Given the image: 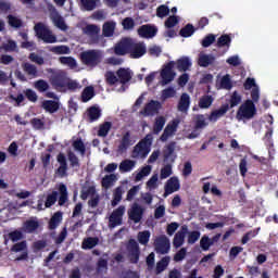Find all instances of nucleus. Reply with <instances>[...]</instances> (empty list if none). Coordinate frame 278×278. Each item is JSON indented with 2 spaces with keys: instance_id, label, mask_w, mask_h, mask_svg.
Returning a JSON list of instances; mask_svg holds the SVG:
<instances>
[{
  "instance_id": "obj_1",
  "label": "nucleus",
  "mask_w": 278,
  "mask_h": 278,
  "mask_svg": "<svg viewBox=\"0 0 278 278\" xmlns=\"http://www.w3.org/2000/svg\"><path fill=\"white\" fill-rule=\"evenodd\" d=\"M255 103L258 102L253 101V98L245 100L237 111V121H251V118L257 114V108H255Z\"/></svg>"
},
{
  "instance_id": "obj_2",
  "label": "nucleus",
  "mask_w": 278,
  "mask_h": 278,
  "mask_svg": "<svg viewBox=\"0 0 278 278\" xmlns=\"http://www.w3.org/2000/svg\"><path fill=\"white\" fill-rule=\"evenodd\" d=\"M151 144H153V137L147 135L134 147L131 157H140L141 160H144V157L151 153Z\"/></svg>"
},
{
  "instance_id": "obj_3",
  "label": "nucleus",
  "mask_w": 278,
  "mask_h": 278,
  "mask_svg": "<svg viewBox=\"0 0 278 278\" xmlns=\"http://www.w3.org/2000/svg\"><path fill=\"white\" fill-rule=\"evenodd\" d=\"M103 60V54L99 50H87L80 52V62L85 66H89L90 68H94L99 66Z\"/></svg>"
},
{
  "instance_id": "obj_4",
  "label": "nucleus",
  "mask_w": 278,
  "mask_h": 278,
  "mask_svg": "<svg viewBox=\"0 0 278 278\" xmlns=\"http://www.w3.org/2000/svg\"><path fill=\"white\" fill-rule=\"evenodd\" d=\"M34 30L36 33V36L40 38L46 45H53L58 42V37L53 35V31L49 29L45 24L37 23L34 27Z\"/></svg>"
},
{
  "instance_id": "obj_5",
  "label": "nucleus",
  "mask_w": 278,
  "mask_h": 278,
  "mask_svg": "<svg viewBox=\"0 0 278 278\" xmlns=\"http://www.w3.org/2000/svg\"><path fill=\"white\" fill-rule=\"evenodd\" d=\"M173 68H177V71H190L192 68V61L189 56H181L176 62L169 61L165 63L161 71H173Z\"/></svg>"
},
{
  "instance_id": "obj_6",
  "label": "nucleus",
  "mask_w": 278,
  "mask_h": 278,
  "mask_svg": "<svg viewBox=\"0 0 278 278\" xmlns=\"http://www.w3.org/2000/svg\"><path fill=\"white\" fill-rule=\"evenodd\" d=\"M132 41L134 39L130 37L122 38L113 48L115 55H127L131 51Z\"/></svg>"
},
{
  "instance_id": "obj_7",
  "label": "nucleus",
  "mask_w": 278,
  "mask_h": 278,
  "mask_svg": "<svg viewBox=\"0 0 278 278\" xmlns=\"http://www.w3.org/2000/svg\"><path fill=\"white\" fill-rule=\"evenodd\" d=\"M125 215V206L121 205L112 212L109 217V229H114L123 225V216Z\"/></svg>"
},
{
  "instance_id": "obj_8",
  "label": "nucleus",
  "mask_w": 278,
  "mask_h": 278,
  "mask_svg": "<svg viewBox=\"0 0 278 278\" xmlns=\"http://www.w3.org/2000/svg\"><path fill=\"white\" fill-rule=\"evenodd\" d=\"M128 260L130 264H138L140 262V245L135 239L128 241Z\"/></svg>"
},
{
  "instance_id": "obj_9",
  "label": "nucleus",
  "mask_w": 278,
  "mask_h": 278,
  "mask_svg": "<svg viewBox=\"0 0 278 278\" xmlns=\"http://www.w3.org/2000/svg\"><path fill=\"white\" fill-rule=\"evenodd\" d=\"M66 81H68L66 72H52L50 84L55 90H58V88H66Z\"/></svg>"
},
{
  "instance_id": "obj_10",
  "label": "nucleus",
  "mask_w": 278,
  "mask_h": 278,
  "mask_svg": "<svg viewBox=\"0 0 278 278\" xmlns=\"http://www.w3.org/2000/svg\"><path fill=\"white\" fill-rule=\"evenodd\" d=\"M244 90H251V99L255 102H260V86L255 83V78H247L243 84Z\"/></svg>"
},
{
  "instance_id": "obj_11",
  "label": "nucleus",
  "mask_w": 278,
  "mask_h": 278,
  "mask_svg": "<svg viewBox=\"0 0 278 278\" xmlns=\"http://www.w3.org/2000/svg\"><path fill=\"white\" fill-rule=\"evenodd\" d=\"M175 141L169 142L163 152V162H165V164H169L170 166H173L177 160V154L175 153Z\"/></svg>"
},
{
  "instance_id": "obj_12",
  "label": "nucleus",
  "mask_w": 278,
  "mask_h": 278,
  "mask_svg": "<svg viewBox=\"0 0 278 278\" xmlns=\"http://www.w3.org/2000/svg\"><path fill=\"white\" fill-rule=\"evenodd\" d=\"M155 251L161 255H166L170 251V240L166 236H161L155 240Z\"/></svg>"
},
{
  "instance_id": "obj_13",
  "label": "nucleus",
  "mask_w": 278,
  "mask_h": 278,
  "mask_svg": "<svg viewBox=\"0 0 278 278\" xmlns=\"http://www.w3.org/2000/svg\"><path fill=\"white\" fill-rule=\"evenodd\" d=\"M147 53V46H144L142 42H136V40L132 39V43L130 47L129 55L132 58V60H138L142 58Z\"/></svg>"
},
{
  "instance_id": "obj_14",
  "label": "nucleus",
  "mask_w": 278,
  "mask_h": 278,
  "mask_svg": "<svg viewBox=\"0 0 278 278\" xmlns=\"http://www.w3.org/2000/svg\"><path fill=\"white\" fill-rule=\"evenodd\" d=\"M132 144L134 140H131V132L126 131L119 140V144L117 146V153L119 155H123V153H127V150L129 149V147H132Z\"/></svg>"
},
{
  "instance_id": "obj_15",
  "label": "nucleus",
  "mask_w": 278,
  "mask_h": 278,
  "mask_svg": "<svg viewBox=\"0 0 278 278\" xmlns=\"http://www.w3.org/2000/svg\"><path fill=\"white\" fill-rule=\"evenodd\" d=\"M144 214V208L140 206V204L135 203L131 208L128 211V218L132 220L136 225L142 220V216Z\"/></svg>"
},
{
  "instance_id": "obj_16",
  "label": "nucleus",
  "mask_w": 278,
  "mask_h": 278,
  "mask_svg": "<svg viewBox=\"0 0 278 278\" xmlns=\"http://www.w3.org/2000/svg\"><path fill=\"white\" fill-rule=\"evenodd\" d=\"M83 31L86 36H89L92 45L99 43V33L101 31L99 26L89 24L83 29Z\"/></svg>"
},
{
  "instance_id": "obj_17",
  "label": "nucleus",
  "mask_w": 278,
  "mask_h": 278,
  "mask_svg": "<svg viewBox=\"0 0 278 278\" xmlns=\"http://www.w3.org/2000/svg\"><path fill=\"white\" fill-rule=\"evenodd\" d=\"M177 127H179V121L174 119L168 123L160 137L161 142H166L169 136H173L177 131Z\"/></svg>"
},
{
  "instance_id": "obj_18",
  "label": "nucleus",
  "mask_w": 278,
  "mask_h": 278,
  "mask_svg": "<svg viewBox=\"0 0 278 278\" xmlns=\"http://www.w3.org/2000/svg\"><path fill=\"white\" fill-rule=\"evenodd\" d=\"M186 233H188V226H182L181 229L176 232L173 240V245L175 249L184 247V242H186Z\"/></svg>"
},
{
  "instance_id": "obj_19",
  "label": "nucleus",
  "mask_w": 278,
  "mask_h": 278,
  "mask_svg": "<svg viewBox=\"0 0 278 278\" xmlns=\"http://www.w3.org/2000/svg\"><path fill=\"white\" fill-rule=\"evenodd\" d=\"M138 34L142 38H155V36L157 35V27L151 25H142L138 29Z\"/></svg>"
},
{
  "instance_id": "obj_20",
  "label": "nucleus",
  "mask_w": 278,
  "mask_h": 278,
  "mask_svg": "<svg viewBox=\"0 0 278 278\" xmlns=\"http://www.w3.org/2000/svg\"><path fill=\"white\" fill-rule=\"evenodd\" d=\"M217 49H224L223 53H227L231 47V36L224 34L222 35L216 42Z\"/></svg>"
},
{
  "instance_id": "obj_21",
  "label": "nucleus",
  "mask_w": 278,
  "mask_h": 278,
  "mask_svg": "<svg viewBox=\"0 0 278 278\" xmlns=\"http://www.w3.org/2000/svg\"><path fill=\"white\" fill-rule=\"evenodd\" d=\"M229 112V104H223L218 110H215L213 112H211L210 116H208V121L211 123H216V121H218V118H223V116H225V113Z\"/></svg>"
},
{
  "instance_id": "obj_22",
  "label": "nucleus",
  "mask_w": 278,
  "mask_h": 278,
  "mask_svg": "<svg viewBox=\"0 0 278 278\" xmlns=\"http://www.w3.org/2000/svg\"><path fill=\"white\" fill-rule=\"evenodd\" d=\"M157 110H160V103L152 100L144 105L141 114H143V116H153V114L157 113Z\"/></svg>"
},
{
  "instance_id": "obj_23",
  "label": "nucleus",
  "mask_w": 278,
  "mask_h": 278,
  "mask_svg": "<svg viewBox=\"0 0 278 278\" xmlns=\"http://www.w3.org/2000/svg\"><path fill=\"white\" fill-rule=\"evenodd\" d=\"M177 110L178 112H182V113H186L188 112V110H190V94H188L187 92H184L180 96Z\"/></svg>"
},
{
  "instance_id": "obj_24",
  "label": "nucleus",
  "mask_w": 278,
  "mask_h": 278,
  "mask_svg": "<svg viewBox=\"0 0 278 278\" xmlns=\"http://www.w3.org/2000/svg\"><path fill=\"white\" fill-rule=\"evenodd\" d=\"M214 62H216V56L212 54H204V53L199 54L198 64L202 68H207V66L214 64Z\"/></svg>"
},
{
  "instance_id": "obj_25",
  "label": "nucleus",
  "mask_w": 278,
  "mask_h": 278,
  "mask_svg": "<svg viewBox=\"0 0 278 278\" xmlns=\"http://www.w3.org/2000/svg\"><path fill=\"white\" fill-rule=\"evenodd\" d=\"M179 188H181V185L179 184V178L172 177L167 180V184L165 186V192L167 194H173V192H178Z\"/></svg>"
},
{
  "instance_id": "obj_26",
  "label": "nucleus",
  "mask_w": 278,
  "mask_h": 278,
  "mask_svg": "<svg viewBox=\"0 0 278 278\" xmlns=\"http://www.w3.org/2000/svg\"><path fill=\"white\" fill-rule=\"evenodd\" d=\"M101 110L97 105H92L87 110L88 123H97L101 118Z\"/></svg>"
},
{
  "instance_id": "obj_27",
  "label": "nucleus",
  "mask_w": 278,
  "mask_h": 278,
  "mask_svg": "<svg viewBox=\"0 0 278 278\" xmlns=\"http://www.w3.org/2000/svg\"><path fill=\"white\" fill-rule=\"evenodd\" d=\"M42 108L46 110V112L55 114V112L60 110V102H56L55 100H46L42 102Z\"/></svg>"
},
{
  "instance_id": "obj_28",
  "label": "nucleus",
  "mask_w": 278,
  "mask_h": 278,
  "mask_svg": "<svg viewBox=\"0 0 278 278\" xmlns=\"http://www.w3.org/2000/svg\"><path fill=\"white\" fill-rule=\"evenodd\" d=\"M118 84H122L123 92H125V84L131 81V72L129 71H117L116 72Z\"/></svg>"
},
{
  "instance_id": "obj_29",
  "label": "nucleus",
  "mask_w": 278,
  "mask_h": 278,
  "mask_svg": "<svg viewBox=\"0 0 278 278\" xmlns=\"http://www.w3.org/2000/svg\"><path fill=\"white\" fill-rule=\"evenodd\" d=\"M52 23L58 27V29H61V31H66L68 29V26L66 25V22L64 21V17L60 15V13H55L51 17Z\"/></svg>"
},
{
  "instance_id": "obj_30",
  "label": "nucleus",
  "mask_w": 278,
  "mask_h": 278,
  "mask_svg": "<svg viewBox=\"0 0 278 278\" xmlns=\"http://www.w3.org/2000/svg\"><path fill=\"white\" fill-rule=\"evenodd\" d=\"M60 223H62V212L59 211L52 215L48 227L51 231H53V229H58V227H60Z\"/></svg>"
},
{
  "instance_id": "obj_31",
  "label": "nucleus",
  "mask_w": 278,
  "mask_h": 278,
  "mask_svg": "<svg viewBox=\"0 0 278 278\" xmlns=\"http://www.w3.org/2000/svg\"><path fill=\"white\" fill-rule=\"evenodd\" d=\"M116 29V23L105 22L102 27V34L105 38H112L114 30Z\"/></svg>"
},
{
  "instance_id": "obj_32",
  "label": "nucleus",
  "mask_w": 278,
  "mask_h": 278,
  "mask_svg": "<svg viewBox=\"0 0 278 278\" xmlns=\"http://www.w3.org/2000/svg\"><path fill=\"white\" fill-rule=\"evenodd\" d=\"M99 244V239L97 237H88L83 240L81 249L84 251H88L90 249H94Z\"/></svg>"
},
{
  "instance_id": "obj_33",
  "label": "nucleus",
  "mask_w": 278,
  "mask_h": 278,
  "mask_svg": "<svg viewBox=\"0 0 278 278\" xmlns=\"http://www.w3.org/2000/svg\"><path fill=\"white\" fill-rule=\"evenodd\" d=\"M111 129H112V122H104L99 125L97 136H99V138H108V134H110Z\"/></svg>"
},
{
  "instance_id": "obj_34",
  "label": "nucleus",
  "mask_w": 278,
  "mask_h": 278,
  "mask_svg": "<svg viewBox=\"0 0 278 278\" xmlns=\"http://www.w3.org/2000/svg\"><path fill=\"white\" fill-rule=\"evenodd\" d=\"M170 264V256H165L156 263L155 275H161L164 273L165 268H168Z\"/></svg>"
},
{
  "instance_id": "obj_35",
  "label": "nucleus",
  "mask_w": 278,
  "mask_h": 278,
  "mask_svg": "<svg viewBox=\"0 0 278 278\" xmlns=\"http://www.w3.org/2000/svg\"><path fill=\"white\" fill-rule=\"evenodd\" d=\"M214 103V97L210 94L202 96L199 100V108L201 110H207V108H212Z\"/></svg>"
},
{
  "instance_id": "obj_36",
  "label": "nucleus",
  "mask_w": 278,
  "mask_h": 278,
  "mask_svg": "<svg viewBox=\"0 0 278 278\" xmlns=\"http://www.w3.org/2000/svg\"><path fill=\"white\" fill-rule=\"evenodd\" d=\"M59 205L62 206L68 201V189L66 188V185L61 184L59 186Z\"/></svg>"
},
{
  "instance_id": "obj_37",
  "label": "nucleus",
  "mask_w": 278,
  "mask_h": 278,
  "mask_svg": "<svg viewBox=\"0 0 278 278\" xmlns=\"http://www.w3.org/2000/svg\"><path fill=\"white\" fill-rule=\"evenodd\" d=\"M81 102L83 103H88L93 97H94V87L92 86H87L81 92Z\"/></svg>"
},
{
  "instance_id": "obj_38",
  "label": "nucleus",
  "mask_w": 278,
  "mask_h": 278,
  "mask_svg": "<svg viewBox=\"0 0 278 278\" xmlns=\"http://www.w3.org/2000/svg\"><path fill=\"white\" fill-rule=\"evenodd\" d=\"M175 72L173 71H161V86H166L168 84H170V81H173V79H175Z\"/></svg>"
},
{
  "instance_id": "obj_39",
  "label": "nucleus",
  "mask_w": 278,
  "mask_h": 278,
  "mask_svg": "<svg viewBox=\"0 0 278 278\" xmlns=\"http://www.w3.org/2000/svg\"><path fill=\"white\" fill-rule=\"evenodd\" d=\"M135 167H136V161H131V160H124L119 164L121 173H131V170H134Z\"/></svg>"
},
{
  "instance_id": "obj_40",
  "label": "nucleus",
  "mask_w": 278,
  "mask_h": 278,
  "mask_svg": "<svg viewBox=\"0 0 278 278\" xmlns=\"http://www.w3.org/2000/svg\"><path fill=\"white\" fill-rule=\"evenodd\" d=\"M164 125H166V118L164 116L156 117L153 126V134L157 136V134L164 129Z\"/></svg>"
},
{
  "instance_id": "obj_41",
  "label": "nucleus",
  "mask_w": 278,
  "mask_h": 278,
  "mask_svg": "<svg viewBox=\"0 0 278 278\" xmlns=\"http://www.w3.org/2000/svg\"><path fill=\"white\" fill-rule=\"evenodd\" d=\"M59 62L64 64V66H68L72 71L77 68V61L73 56H61Z\"/></svg>"
},
{
  "instance_id": "obj_42",
  "label": "nucleus",
  "mask_w": 278,
  "mask_h": 278,
  "mask_svg": "<svg viewBox=\"0 0 278 278\" xmlns=\"http://www.w3.org/2000/svg\"><path fill=\"white\" fill-rule=\"evenodd\" d=\"M67 160L70 162L71 168L81 167V163H79V157L77 156V154H75V152L73 151L67 152Z\"/></svg>"
},
{
  "instance_id": "obj_43",
  "label": "nucleus",
  "mask_w": 278,
  "mask_h": 278,
  "mask_svg": "<svg viewBox=\"0 0 278 278\" xmlns=\"http://www.w3.org/2000/svg\"><path fill=\"white\" fill-rule=\"evenodd\" d=\"M26 233H34L40 227V223L38 220L28 219L24 223Z\"/></svg>"
},
{
  "instance_id": "obj_44",
  "label": "nucleus",
  "mask_w": 278,
  "mask_h": 278,
  "mask_svg": "<svg viewBox=\"0 0 278 278\" xmlns=\"http://www.w3.org/2000/svg\"><path fill=\"white\" fill-rule=\"evenodd\" d=\"M114 181H116V174L106 175L102 178V188H105V190L112 188L114 186Z\"/></svg>"
},
{
  "instance_id": "obj_45",
  "label": "nucleus",
  "mask_w": 278,
  "mask_h": 278,
  "mask_svg": "<svg viewBox=\"0 0 278 278\" xmlns=\"http://www.w3.org/2000/svg\"><path fill=\"white\" fill-rule=\"evenodd\" d=\"M137 239L140 244L147 247L149 244V240L151 239V232L149 230L139 231Z\"/></svg>"
},
{
  "instance_id": "obj_46",
  "label": "nucleus",
  "mask_w": 278,
  "mask_h": 278,
  "mask_svg": "<svg viewBox=\"0 0 278 278\" xmlns=\"http://www.w3.org/2000/svg\"><path fill=\"white\" fill-rule=\"evenodd\" d=\"M119 201H123V187L115 188L113 192V200L111 201L112 207H116Z\"/></svg>"
},
{
  "instance_id": "obj_47",
  "label": "nucleus",
  "mask_w": 278,
  "mask_h": 278,
  "mask_svg": "<svg viewBox=\"0 0 278 278\" xmlns=\"http://www.w3.org/2000/svg\"><path fill=\"white\" fill-rule=\"evenodd\" d=\"M194 31H197L194 26L192 24H187L185 27L180 29L179 35L182 38H190V36L194 35Z\"/></svg>"
},
{
  "instance_id": "obj_48",
  "label": "nucleus",
  "mask_w": 278,
  "mask_h": 278,
  "mask_svg": "<svg viewBox=\"0 0 278 278\" xmlns=\"http://www.w3.org/2000/svg\"><path fill=\"white\" fill-rule=\"evenodd\" d=\"M242 103V96L238 91H233L229 99V108L233 109Z\"/></svg>"
},
{
  "instance_id": "obj_49",
  "label": "nucleus",
  "mask_w": 278,
  "mask_h": 278,
  "mask_svg": "<svg viewBox=\"0 0 278 278\" xmlns=\"http://www.w3.org/2000/svg\"><path fill=\"white\" fill-rule=\"evenodd\" d=\"M50 51L56 55H68L71 48H68V46H54L50 48Z\"/></svg>"
},
{
  "instance_id": "obj_50",
  "label": "nucleus",
  "mask_w": 278,
  "mask_h": 278,
  "mask_svg": "<svg viewBox=\"0 0 278 278\" xmlns=\"http://www.w3.org/2000/svg\"><path fill=\"white\" fill-rule=\"evenodd\" d=\"M8 21L10 27H14L15 29H21V27H23V20L14 15H8Z\"/></svg>"
},
{
  "instance_id": "obj_51",
  "label": "nucleus",
  "mask_w": 278,
  "mask_h": 278,
  "mask_svg": "<svg viewBox=\"0 0 278 278\" xmlns=\"http://www.w3.org/2000/svg\"><path fill=\"white\" fill-rule=\"evenodd\" d=\"M72 147L75 149V151H79L80 155H86V144H84L81 138L73 141Z\"/></svg>"
},
{
  "instance_id": "obj_52",
  "label": "nucleus",
  "mask_w": 278,
  "mask_h": 278,
  "mask_svg": "<svg viewBox=\"0 0 278 278\" xmlns=\"http://www.w3.org/2000/svg\"><path fill=\"white\" fill-rule=\"evenodd\" d=\"M34 88L38 90V92H47V90H49V83L45 79H39L34 83Z\"/></svg>"
},
{
  "instance_id": "obj_53",
  "label": "nucleus",
  "mask_w": 278,
  "mask_h": 278,
  "mask_svg": "<svg viewBox=\"0 0 278 278\" xmlns=\"http://www.w3.org/2000/svg\"><path fill=\"white\" fill-rule=\"evenodd\" d=\"M207 127V122H205V115L199 114L195 116L194 129H205Z\"/></svg>"
},
{
  "instance_id": "obj_54",
  "label": "nucleus",
  "mask_w": 278,
  "mask_h": 278,
  "mask_svg": "<svg viewBox=\"0 0 278 278\" xmlns=\"http://www.w3.org/2000/svg\"><path fill=\"white\" fill-rule=\"evenodd\" d=\"M214 42H216V35L214 34H208L206 35L203 39H202V47H204V49H207V47H212V45H214Z\"/></svg>"
},
{
  "instance_id": "obj_55",
  "label": "nucleus",
  "mask_w": 278,
  "mask_h": 278,
  "mask_svg": "<svg viewBox=\"0 0 278 278\" xmlns=\"http://www.w3.org/2000/svg\"><path fill=\"white\" fill-rule=\"evenodd\" d=\"M58 191H52L50 194L47 195L45 206L46 207H52V205H55L58 201Z\"/></svg>"
},
{
  "instance_id": "obj_56",
  "label": "nucleus",
  "mask_w": 278,
  "mask_h": 278,
  "mask_svg": "<svg viewBox=\"0 0 278 278\" xmlns=\"http://www.w3.org/2000/svg\"><path fill=\"white\" fill-rule=\"evenodd\" d=\"M168 14H170V9L167 5L161 4L160 7H157L156 16L159 18H164L165 16H168Z\"/></svg>"
},
{
  "instance_id": "obj_57",
  "label": "nucleus",
  "mask_w": 278,
  "mask_h": 278,
  "mask_svg": "<svg viewBox=\"0 0 278 278\" xmlns=\"http://www.w3.org/2000/svg\"><path fill=\"white\" fill-rule=\"evenodd\" d=\"M105 80L109 86H116L118 84V76L114 75V72H106Z\"/></svg>"
},
{
  "instance_id": "obj_58",
  "label": "nucleus",
  "mask_w": 278,
  "mask_h": 278,
  "mask_svg": "<svg viewBox=\"0 0 278 278\" xmlns=\"http://www.w3.org/2000/svg\"><path fill=\"white\" fill-rule=\"evenodd\" d=\"M23 93L25 94L26 99L30 101V103H36V101H38V93H36V91L33 89H26L23 91Z\"/></svg>"
},
{
  "instance_id": "obj_59",
  "label": "nucleus",
  "mask_w": 278,
  "mask_h": 278,
  "mask_svg": "<svg viewBox=\"0 0 278 278\" xmlns=\"http://www.w3.org/2000/svg\"><path fill=\"white\" fill-rule=\"evenodd\" d=\"M65 88H67V90H72L73 92H75V90H80L81 85L77 80H71V78H67Z\"/></svg>"
},
{
  "instance_id": "obj_60",
  "label": "nucleus",
  "mask_w": 278,
  "mask_h": 278,
  "mask_svg": "<svg viewBox=\"0 0 278 278\" xmlns=\"http://www.w3.org/2000/svg\"><path fill=\"white\" fill-rule=\"evenodd\" d=\"M0 49H2L3 51L7 52H12V51H16L17 46H16V41L14 40H8L7 43H3Z\"/></svg>"
},
{
  "instance_id": "obj_61",
  "label": "nucleus",
  "mask_w": 278,
  "mask_h": 278,
  "mask_svg": "<svg viewBox=\"0 0 278 278\" xmlns=\"http://www.w3.org/2000/svg\"><path fill=\"white\" fill-rule=\"evenodd\" d=\"M257 233H260V228L258 229H254V230H250L248 231L241 239V243L242 244H247L249 242V240H251V238H255V236H257Z\"/></svg>"
},
{
  "instance_id": "obj_62",
  "label": "nucleus",
  "mask_w": 278,
  "mask_h": 278,
  "mask_svg": "<svg viewBox=\"0 0 278 278\" xmlns=\"http://www.w3.org/2000/svg\"><path fill=\"white\" fill-rule=\"evenodd\" d=\"M212 247V243L210 241V237L207 235H204L200 240V248L202 251H210V248Z\"/></svg>"
},
{
  "instance_id": "obj_63",
  "label": "nucleus",
  "mask_w": 278,
  "mask_h": 278,
  "mask_svg": "<svg viewBox=\"0 0 278 278\" xmlns=\"http://www.w3.org/2000/svg\"><path fill=\"white\" fill-rule=\"evenodd\" d=\"M173 175V165L166 164L162 169H161V179H168Z\"/></svg>"
},
{
  "instance_id": "obj_64",
  "label": "nucleus",
  "mask_w": 278,
  "mask_h": 278,
  "mask_svg": "<svg viewBox=\"0 0 278 278\" xmlns=\"http://www.w3.org/2000/svg\"><path fill=\"white\" fill-rule=\"evenodd\" d=\"M199 238H201V232L199 230H193L189 232L187 242L188 244H194Z\"/></svg>"
}]
</instances>
